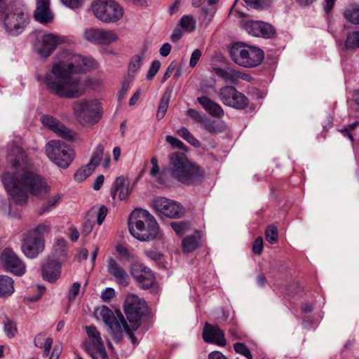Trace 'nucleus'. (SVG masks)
Masks as SVG:
<instances>
[{"instance_id": "1", "label": "nucleus", "mask_w": 359, "mask_h": 359, "mask_svg": "<svg viewBox=\"0 0 359 359\" xmlns=\"http://www.w3.org/2000/svg\"><path fill=\"white\" fill-rule=\"evenodd\" d=\"M7 160L11 168L15 169V172H5L1 175V181L16 203H25L28 194L42 196L48 192L46 181L27 166V156L20 147L12 143L8 149Z\"/></svg>"}, {"instance_id": "2", "label": "nucleus", "mask_w": 359, "mask_h": 359, "mask_svg": "<svg viewBox=\"0 0 359 359\" xmlns=\"http://www.w3.org/2000/svg\"><path fill=\"white\" fill-rule=\"evenodd\" d=\"M62 60L53 64L43 77L47 90L53 95L66 99H75L83 96L86 84L72 74L80 73L81 62L85 57L69 52L64 53Z\"/></svg>"}, {"instance_id": "3", "label": "nucleus", "mask_w": 359, "mask_h": 359, "mask_svg": "<svg viewBox=\"0 0 359 359\" xmlns=\"http://www.w3.org/2000/svg\"><path fill=\"white\" fill-rule=\"evenodd\" d=\"M128 229L130 234L140 241H149L157 238L159 234L158 223L147 210L135 209L128 218Z\"/></svg>"}, {"instance_id": "4", "label": "nucleus", "mask_w": 359, "mask_h": 359, "mask_svg": "<svg viewBox=\"0 0 359 359\" xmlns=\"http://www.w3.org/2000/svg\"><path fill=\"white\" fill-rule=\"evenodd\" d=\"M168 170L171 176L184 184H192L202 175L200 168L191 164L182 152H175L169 156Z\"/></svg>"}, {"instance_id": "5", "label": "nucleus", "mask_w": 359, "mask_h": 359, "mask_svg": "<svg viewBox=\"0 0 359 359\" xmlns=\"http://www.w3.org/2000/svg\"><path fill=\"white\" fill-rule=\"evenodd\" d=\"M231 60L238 65L245 68H254L264 60V51L256 46L243 43L233 44L229 50Z\"/></svg>"}, {"instance_id": "6", "label": "nucleus", "mask_w": 359, "mask_h": 359, "mask_svg": "<svg viewBox=\"0 0 359 359\" xmlns=\"http://www.w3.org/2000/svg\"><path fill=\"white\" fill-rule=\"evenodd\" d=\"M28 20L27 8L20 4L15 3L6 8L4 25L9 34L16 36L22 32Z\"/></svg>"}, {"instance_id": "7", "label": "nucleus", "mask_w": 359, "mask_h": 359, "mask_svg": "<svg viewBox=\"0 0 359 359\" xmlns=\"http://www.w3.org/2000/svg\"><path fill=\"white\" fill-rule=\"evenodd\" d=\"M72 110L74 116L82 124H95L101 118V109L97 100H77L73 102Z\"/></svg>"}, {"instance_id": "8", "label": "nucleus", "mask_w": 359, "mask_h": 359, "mask_svg": "<svg viewBox=\"0 0 359 359\" xmlns=\"http://www.w3.org/2000/svg\"><path fill=\"white\" fill-rule=\"evenodd\" d=\"M92 11L97 19L104 23H114L123 16V8L114 0H95Z\"/></svg>"}, {"instance_id": "9", "label": "nucleus", "mask_w": 359, "mask_h": 359, "mask_svg": "<svg viewBox=\"0 0 359 359\" xmlns=\"http://www.w3.org/2000/svg\"><path fill=\"white\" fill-rule=\"evenodd\" d=\"M95 313L109 327L113 339L119 342L123 338V327H128V323L121 313L117 311L114 313L107 306H102Z\"/></svg>"}, {"instance_id": "10", "label": "nucleus", "mask_w": 359, "mask_h": 359, "mask_svg": "<svg viewBox=\"0 0 359 359\" xmlns=\"http://www.w3.org/2000/svg\"><path fill=\"white\" fill-rule=\"evenodd\" d=\"M145 302L135 294L127 295L124 303V312L131 328L137 330L142 324V317L146 313Z\"/></svg>"}, {"instance_id": "11", "label": "nucleus", "mask_w": 359, "mask_h": 359, "mask_svg": "<svg viewBox=\"0 0 359 359\" xmlns=\"http://www.w3.org/2000/svg\"><path fill=\"white\" fill-rule=\"evenodd\" d=\"M46 152L50 161L62 168H67L74 157L73 151L64 142L60 140L50 141L46 144Z\"/></svg>"}, {"instance_id": "12", "label": "nucleus", "mask_w": 359, "mask_h": 359, "mask_svg": "<svg viewBox=\"0 0 359 359\" xmlns=\"http://www.w3.org/2000/svg\"><path fill=\"white\" fill-rule=\"evenodd\" d=\"M88 339L83 342L86 351L93 359H109L100 333L95 325L86 327Z\"/></svg>"}, {"instance_id": "13", "label": "nucleus", "mask_w": 359, "mask_h": 359, "mask_svg": "<svg viewBox=\"0 0 359 359\" xmlns=\"http://www.w3.org/2000/svg\"><path fill=\"white\" fill-rule=\"evenodd\" d=\"M151 205L156 212L170 218H179L184 214V208L180 203L165 197L154 198Z\"/></svg>"}, {"instance_id": "14", "label": "nucleus", "mask_w": 359, "mask_h": 359, "mask_svg": "<svg viewBox=\"0 0 359 359\" xmlns=\"http://www.w3.org/2000/svg\"><path fill=\"white\" fill-rule=\"evenodd\" d=\"M219 97L225 105L237 109H243L248 104V98L236 88L230 86L220 88Z\"/></svg>"}, {"instance_id": "15", "label": "nucleus", "mask_w": 359, "mask_h": 359, "mask_svg": "<svg viewBox=\"0 0 359 359\" xmlns=\"http://www.w3.org/2000/svg\"><path fill=\"white\" fill-rule=\"evenodd\" d=\"M45 249L44 238L26 233L22 241L21 250L28 259H35Z\"/></svg>"}, {"instance_id": "16", "label": "nucleus", "mask_w": 359, "mask_h": 359, "mask_svg": "<svg viewBox=\"0 0 359 359\" xmlns=\"http://www.w3.org/2000/svg\"><path fill=\"white\" fill-rule=\"evenodd\" d=\"M1 259L4 266L11 273L20 276L25 273V263L11 248H6L3 250Z\"/></svg>"}, {"instance_id": "17", "label": "nucleus", "mask_w": 359, "mask_h": 359, "mask_svg": "<svg viewBox=\"0 0 359 359\" xmlns=\"http://www.w3.org/2000/svg\"><path fill=\"white\" fill-rule=\"evenodd\" d=\"M243 27L248 34L255 36L270 39L275 34L273 27L262 21L249 20L245 22Z\"/></svg>"}, {"instance_id": "18", "label": "nucleus", "mask_w": 359, "mask_h": 359, "mask_svg": "<svg viewBox=\"0 0 359 359\" xmlns=\"http://www.w3.org/2000/svg\"><path fill=\"white\" fill-rule=\"evenodd\" d=\"M133 277L144 289H148L154 283L155 278L151 271L141 264H134L131 268Z\"/></svg>"}, {"instance_id": "19", "label": "nucleus", "mask_w": 359, "mask_h": 359, "mask_svg": "<svg viewBox=\"0 0 359 359\" xmlns=\"http://www.w3.org/2000/svg\"><path fill=\"white\" fill-rule=\"evenodd\" d=\"M62 39L63 37L54 34H44L36 43V50L41 57H48Z\"/></svg>"}, {"instance_id": "20", "label": "nucleus", "mask_w": 359, "mask_h": 359, "mask_svg": "<svg viewBox=\"0 0 359 359\" xmlns=\"http://www.w3.org/2000/svg\"><path fill=\"white\" fill-rule=\"evenodd\" d=\"M41 121L46 127L53 130L58 136L68 140H73L74 139V133L55 118L48 115H43L41 116Z\"/></svg>"}, {"instance_id": "21", "label": "nucleus", "mask_w": 359, "mask_h": 359, "mask_svg": "<svg viewBox=\"0 0 359 359\" xmlns=\"http://www.w3.org/2000/svg\"><path fill=\"white\" fill-rule=\"evenodd\" d=\"M107 271L112 276L116 281L122 285L126 286L129 283V276L123 267L112 257L107 259Z\"/></svg>"}, {"instance_id": "22", "label": "nucleus", "mask_w": 359, "mask_h": 359, "mask_svg": "<svg viewBox=\"0 0 359 359\" xmlns=\"http://www.w3.org/2000/svg\"><path fill=\"white\" fill-rule=\"evenodd\" d=\"M62 264L55 259L48 257L42 268L43 279L50 283L56 281L60 276Z\"/></svg>"}, {"instance_id": "23", "label": "nucleus", "mask_w": 359, "mask_h": 359, "mask_svg": "<svg viewBox=\"0 0 359 359\" xmlns=\"http://www.w3.org/2000/svg\"><path fill=\"white\" fill-rule=\"evenodd\" d=\"M203 338L208 343L217 344L219 346L226 345L224 334L217 326H212L208 323H205L203 332Z\"/></svg>"}, {"instance_id": "24", "label": "nucleus", "mask_w": 359, "mask_h": 359, "mask_svg": "<svg viewBox=\"0 0 359 359\" xmlns=\"http://www.w3.org/2000/svg\"><path fill=\"white\" fill-rule=\"evenodd\" d=\"M34 18L41 23L51 22L53 15L50 11V0H36V9L34 12Z\"/></svg>"}, {"instance_id": "25", "label": "nucleus", "mask_w": 359, "mask_h": 359, "mask_svg": "<svg viewBox=\"0 0 359 359\" xmlns=\"http://www.w3.org/2000/svg\"><path fill=\"white\" fill-rule=\"evenodd\" d=\"M198 102L203 108L211 116L221 118L224 116V110L222 107L207 96H201L197 98Z\"/></svg>"}, {"instance_id": "26", "label": "nucleus", "mask_w": 359, "mask_h": 359, "mask_svg": "<svg viewBox=\"0 0 359 359\" xmlns=\"http://www.w3.org/2000/svg\"><path fill=\"white\" fill-rule=\"evenodd\" d=\"M52 259L64 263L67 259V241L63 238H55L53 245Z\"/></svg>"}, {"instance_id": "27", "label": "nucleus", "mask_w": 359, "mask_h": 359, "mask_svg": "<svg viewBox=\"0 0 359 359\" xmlns=\"http://www.w3.org/2000/svg\"><path fill=\"white\" fill-rule=\"evenodd\" d=\"M201 127L211 134H219L226 130V125L221 119H210L206 117Z\"/></svg>"}, {"instance_id": "28", "label": "nucleus", "mask_w": 359, "mask_h": 359, "mask_svg": "<svg viewBox=\"0 0 359 359\" xmlns=\"http://www.w3.org/2000/svg\"><path fill=\"white\" fill-rule=\"evenodd\" d=\"M14 292L13 279L5 275H0V297H6Z\"/></svg>"}, {"instance_id": "29", "label": "nucleus", "mask_w": 359, "mask_h": 359, "mask_svg": "<svg viewBox=\"0 0 359 359\" xmlns=\"http://www.w3.org/2000/svg\"><path fill=\"white\" fill-rule=\"evenodd\" d=\"M201 238L200 233L196 232L195 235L188 236L182 241V248L184 252H191L194 251L198 245Z\"/></svg>"}, {"instance_id": "30", "label": "nucleus", "mask_w": 359, "mask_h": 359, "mask_svg": "<svg viewBox=\"0 0 359 359\" xmlns=\"http://www.w3.org/2000/svg\"><path fill=\"white\" fill-rule=\"evenodd\" d=\"M100 43L101 45H109L116 42L118 39L117 32L114 29H100Z\"/></svg>"}, {"instance_id": "31", "label": "nucleus", "mask_w": 359, "mask_h": 359, "mask_svg": "<svg viewBox=\"0 0 359 359\" xmlns=\"http://www.w3.org/2000/svg\"><path fill=\"white\" fill-rule=\"evenodd\" d=\"M215 73L217 76L220 77L226 83H233L236 79V74H237V70H235L231 68H215Z\"/></svg>"}, {"instance_id": "32", "label": "nucleus", "mask_w": 359, "mask_h": 359, "mask_svg": "<svg viewBox=\"0 0 359 359\" xmlns=\"http://www.w3.org/2000/svg\"><path fill=\"white\" fill-rule=\"evenodd\" d=\"M100 29H101L94 27L86 28L82 34V37L88 42L99 44Z\"/></svg>"}, {"instance_id": "33", "label": "nucleus", "mask_w": 359, "mask_h": 359, "mask_svg": "<svg viewBox=\"0 0 359 359\" xmlns=\"http://www.w3.org/2000/svg\"><path fill=\"white\" fill-rule=\"evenodd\" d=\"M171 97V93L169 91H166L164 93L158 108V111L156 113V118L158 120H160L164 117L165 113L168 110L170 100Z\"/></svg>"}, {"instance_id": "34", "label": "nucleus", "mask_w": 359, "mask_h": 359, "mask_svg": "<svg viewBox=\"0 0 359 359\" xmlns=\"http://www.w3.org/2000/svg\"><path fill=\"white\" fill-rule=\"evenodd\" d=\"M344 18L350 22L359 25V5L353 4L346 9Z\"/></svg>"}, {"instance_id": "35", "label": "nucleus", "mask_w": 359, "mask_h": 359, "mask_svg": "<svg viewBox=\"0 0 359 359\" xmlns=\"http://www.w3.org/2000/svg\"><path fill=\"white\" fill-rule=\"evenodd\" d=\"M344 46L346 50H355L359 48V31L348 32Z\"/></svg>"}, {"instance_id": "36", "label": "nucleus", "mask_w": 359, "mask_h": 359, "mask_svg": "<svg viewBox=\"0 0 359 359\" xmlns=\"http://www.w3.org/2000/svg\"><path fill=\"white\" fill-rule=\"evenodd\" d=\"M51 231V225L49 222H45L36 226L34 229L28 231L27 233H32L34 236L43 238Z\"/></svg>"}, {"instance_id": "37", "label": "nucleus", "mask_w": 359, "mask_h": 359, "mask_svg": "<svg viewBox=\"0 0 359 359\" xmlns=\"http://www.w3.org/2000/svg\"><path fill=\"white\" fill-rule=\"evenodd\" d=\"M95 168L92 166H90V164L88 163L85 166L80 168L74 175V180L78 182H81L84 181L87 177H88L92 172L94 171Z\"/></svg>"}, {"instance_id": "38", "label": "nucleus", "mask_w": 359, "mask_h": 359, "mask_svg": "<svg viewBox=\"0 0 359 359\" xmlns=\"http://www.w3.org/2000/svg\"><path fill=\"white\" fill-rule=\"evenodd\" d=\"M62 198L61 194H56L51 198H50L46 203H43L40 210L39 213L43 214L46 212H49L51 210L54 209L57 204L60 201Z\"/></svg>"}, {"instance_id": "39", "label": "nucleus", "mask_w": 359, "mask_h": 359, "mask_svg": "<svg viewBox=\"0 0 359 359\" xmlns=\"http://www.w3.org/2000/svg\"><path fill=\"white\" fill-rule=\"evenodd\" d=\"M196 21L191 15H183L180 20V25L185 31L193 32L196 28Z\"/></svg>"}, {"instance_id": "40", "label": "nucleus", "mask_w": 359, "mask_h": 359, "mask_svg": "<svg viewBox=\"0 0 359 359\" xmlns=\"http://www.w3.org/2000/svg\"><path fill=\"white\" fill-rule=\"evenodd\" d=\"M177 135L195 147H199V141L188 130L187 128L182 127L177 132Z\"/></svg>"}, {"instance_id": "41", "label": "nucleus", "mask_w": 359, "mask_h": 359, "mask_svg": "<svg viewBox=\"0 0 359 359\" xmlns=\"http://www.w3.org/2000/svg\"><path fill=\"white\" fill-rule=\"evenodd\" d=\"M103 155L104 147L102 144H98L96 147L93 152V154L88 163L90 164V166H92L94 168H95L101 162Z\"/></svg>"}, {"instance_id": "42", "label": "nucleus", "mask_w": 359, "mask_h": 359, "mask_svg": "<svg viewBox=\"0 0 359 359\" xmlns=\"http://www.w3.org/2000/svg\"><path fill=\"white\" fill-rule=\"evenodd\" d=\"M173 231L178 236H182L190 229V224L188 222H173L170 224Z\"/></svg>"}, {"instance_id": "43", "label": "nucleus", "mask_w": 359, "mask_h": 359, "mask_svg": "<svg viewBox=\"0 0 359 359\" xmlns=\"http://www.w3.org/2000/svg\"><path fill=\"white\" fill-rule=\"evenodd\" d=\"M142 65V58L140 55H135L128 67V76L133 79L136 72L140 68Z\"/></svg>"}, {"instance_id": "44", "label": "nucleus", "mask_w": 359, "mask_h": 359, "mask_svg": "<svg viewBox=\"0 0 359 359\" xmlns=\"http://www.w3.org/2000/svg\"><path fill=\"white\" fill-rule=\"evenodd\" d=\"M266 240L271 244H274L278 241V229L274 225H269L265 231Z\"/></svg>"}, {"instance_id": "45", "label": "nucleus", "mask_w": 359, "mask_h": 359, "mask_svg": "<svg viewBox=\"0 0 359 359\" xmlns=\"http://www.w3.org/2000/svg\"><path fill=\"white\" fill-rule=\"evenodd\" d=\"M233 348L237 353L244 355L248 359H252V355L250 349L243 343H236Z\"/></svg>"}, {"instance_id": "46", "label": "nucleus", "mask_w": 359, "mask_h": 359, "mask_svg": "<svg viewBox=\"0 0 359 359\" xmlns=\"http://www.w3.org/2000/svg\"><path fill=\"white\" fill-rule=\"evenodd\" d=\"M119 199L125 200L128 198L130 191L129 189V182L123 177V183L118 187Z\"/></svg>"}, {"instance_id": "47", "label": "nucleus", "mask_w": 359, "mask_h": 359, "mask_svg": "<svg viewBox=\"0 0 359 359\" xmlns=\"http://www.w3.org/2000/svg\"><path fill=\"white\" fill-rule=\"evenodd\" d=\"M80 65L82 67V69H81V72H86L95 68L97 67V62L91 57H85L83 61L81 62Z\"/></svg>"}, {"instance_id": "48", "label": "nucleus", "mask_w": 359, "mask_h": 359, "mask_svg": "<svg viewBox=\"0 0 359 359\" xmlns=\"http://www.w3.org/2000/svg\"><path fill=\"white\" fill-rule=\"evenodd\" d=\"M187 114L194 121L200 123L201 126H203V124L207 117L205 115L201 114V113H199L198 111H197L196 110H195L194 109H189L187 111Z\"/></svg>"}, {"instance_id": "49", "label": "nucleus", "mask_w": 359, "mask_h": 359, "mask_svg": "<svg viewBox=\"0 0 359 359\" xmlns=\"http://www.w3.org/2000/svg\"><path fill=\"white\" fill-rule=\"evenodd\" d=\"M245 3L254 9H262L266 6L269 0H244Z\"/></svg>"}, {"instance_id": "50", "label": "nucleus", "mask_w": 359, "mask_h": 359, "mask_svg": "<svg viewBox=\"0 0 359 359\" xmlns=\"http://www.w3.org/2000/svg\"><path fill=\"white\" fill-rule=\"evenodd\" d=\"M132 81L133 79L129 78L128 79L125 80L123 82L121 88L117 95L119 101H121L124 98L125 95H126L128 90H129L131 86Z\"/></svg>"}, {"instance_id": "51", "label": "nucleus", "mask_w": 359, "mask_h": 359, "mask_svg": "<svg viewBox=\"0 0 359 359\" xmlns=\"http://www.w3.org/2000/svg\"><path fill=\"white\" fill-rule=\"evenodd\" d=\"M161 67V62L158 60H154L152 62L151 67L147 75L148 80H151L158 72Z\"/></svg>"}, {"instance_id": "52", "label": "nucleus", "mask_w": 359, "mask_h": 359, "mask_svg": "<svg viewBox=\"0 0 359 359\" xmlns=\"http://www.w3.org/2000/svg\"><path fill=\"white\" fill-rule=\"evenodd\" d=\"M81 285L78 282H75L72 284L71 286L69 294H68V299L69 301H73L75 299L76 297L78 295L79 290H80Z\"/></svg>"}, {"instance_id": "53", "label": "nucleus", "mask_w": 359, "mask_h": 359, "mask_svg": "<svg viewBox=\"0 0 359 359\" xmlns=\"http://www.w3.org/2000/svg\"><path fill=\"white\" fill-rule=\"evenodd\" d=\"M4 331L8 337H13L17 332L16 326L13 323L8 321L5 323Z\"/></svg>"}, {"instance_id": "54", "label": "nucleus", "mask_w": 359, "mask_h": 359, "mask_svg": "<svg viewBox=\"0 0 359 359\" xmlns=\"http://www.w3.org/2000/svg\"><path fill=\"white\" fill-rule=\"evenodd\" d=\"M165 141L175 148L181 149L184 147V144L182 141L171 135H167L165 137Z\"/></svg>"}, {"instance_id": "55", "label": "nucleus", "mask_w": 359, "mask_h": 359, "mask_svg": "<svg viewBox=\"0 0 359 359\" xmlns=\"http://www.w3.org/2000/svg\"><path fill=\"white\" fill-rule=\"evenodd\" d=\"M115 297V291L111 287L106 288L101 294V298L104 302H109Z\"/></svg>"}, {"instance_id": "56", "label": "nucleus", "mask_w": 359, "mask_h": 359, "mask_svg": "<svg viewBox=\"0 0 359 359\" xmlns=\"http://www.w3.org/2000/svg\"><path fill=\"white\" fill-rule=\"evenodd\" d=\"M263 250V239L258 237L254 242L252 245V251L255 255H260Z\"/></svg>"}, {"instance_id": "57", "label": "nucleus", "mask_w": 359, "mask_h": 359, "mask_svg": "<svg viewBox=\"0 0 359 359\" xmlns=\"http://www.w3.org/2000/svg\"><path fill=\"white\" fill-rule=\"evenodd\" d=\"M123 183V177H118L113 183L111 189V196L113 199H115L116 193L118 191V187Z\"/></svg>"}, {"instance_id": "58", "label": "nucleus", "mask_w": 359, "mask_h": 359, "mask_svg": "<svg viewBox=\"0 0 359 359\" xmlns=\"http://www.w3.org/2000/svg\"><path fill=\"white\" fill-rule=\"evenodd\" d=\"M62 4L70 8H77L82 6L83 0H61Z\"/></svg>"}, {"instance_id": "59", "label": "nucleus", "mask_w": 359, "mask_h": 359, "mask_svg": "<svg viewBox=\"0 0 359 359\" xmlns=\"http://www.w3.org/2000/svg\"><path fill=\"white\" fill-rule=\"evenodd\" d=\"M201 56V51L199 49H195L190 58L189 65L191 67H194L196 65L198 61L199 60Z\"/></svg>"}, {"instance_id": "60", "label": "nucleus", "mask_w": 359, "mask_h": 359, "mask_svg": "<svg viewBox=\"0 0 359 359\" xmlns=\"http://www.w3.org/2000/svg\"><path fill=\"white\" fill-rule=\"evenodd\" d=\"M107 208L102 205L100 208L97 215V223L101 225L107 214Z\"/></svg>"}, {"instance_id": "61", "label": "nucleus", "mask_w": 359, "mask_h": 359, "mask_svg": "<svg viewBox=\"0 0 359 359\" xmlns=\"http://www.w3.org/2000/svg\"><path fill=\"white\" fill-rule=\"evenodd\" d=\"M90 216V215H88L83 225V233H85V235H88L93 229V222L91 219L88 218Z\"/></svg>"}, {"instance_id": "62", "label": "nucleus", "mask_w": 359, "mask_h": 359, "mask_svg": "<svg viewBox=\"0 0 359 359\" xmlns=\"http://www.w3.org/2000/svg\"><path fill=\"white\" fill-rule=\"evenodd\" d=\"M151 163L152 164V168L150 171V175L152 177H155L157 175V174H158L160 171V168L158 164V159L156 157H153L151 159Z\"/></svg>"}, {"instance_id": "63", "label": "nucleus", "mask_w": 359, "mask_h": 359, "mask_svg": "<svg viewBox=\"0 0 359 359\" xmlns=\"http://www.w3.org/2000/svg\"><path fill=\"white\" fill-rule=\"evenodd\" d=\"M183 35V31L180 27H176L170 36L173 42H177Z\"/></svg>"}, {"instance_id": "64", "label": "nucleus", "mask_w": 359, "mask_h": 359, "mask_svg": "<svg viewBox=\"0 0 359 359\" xmlns=\"http://www.w3.org/2000/svg\"><path fill=\"white\" fill-rule=\"evenodd\" d=\"M171 48V45L168 43H165L163 44L162 46L161 47L159 53L161 56L166 57L170 54Z\"/></svg>"}]
</instances>
